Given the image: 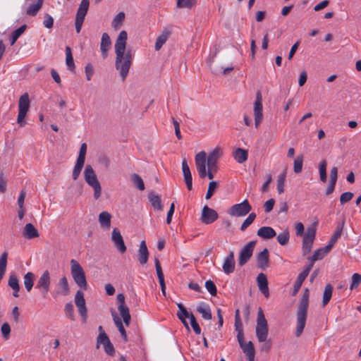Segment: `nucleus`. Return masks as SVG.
<instances>
[{"label":"nucleus","mask_w":361,"mask_h":361,"mask_svg":"<svg viewBox=\"0 0 361 361\" xmlns=\"http://www.w3.org/2000/svg\"><path fill=\"white\" fill-rule=\"evenodd\" d=\"M127 39V32L122 30L120 32L114 45L116 53L115 67L119 71L123 81H125L128 76L133 59L131 50L128 49L126 51Z\"/></svg>","instance_id":"f257e3e1"},{"label":"nucleus","mask_w":361,"mask_h":361,"mask_svg":"<svg viewBox=\"0 0 361 361\" xmlns=\"http://www.w3.org/2000/svg\"><path fill=\"white\" fill-rule=\"evenodd\" d=\"M268 333L267 321L262 309L259 307L257 317L256 336L259 343H264L261 346V350L266 353L269 352L271 348V342L267 341Z\"/></svg>","instance_id":"f03ea898"},{"label":"nucleus","mask_w":361,"mask_h":361,"mask_svg":"<svg viewBox=\"0 0 361 361\" xmlns=\"http://www.w3.org/2000/svg\"><path fill=\"white\" fill-rule=\"evenodd\" d=\"M309 307V290L305 289L302 298L300 300L298 307L297 310V325L295 331V336L300 337L306 324L307 309Z\"/></svg>","instance_id":"7ed1b4c3"},{"label":"nucleus","mask_w":361,"mask_h":361,"mask_svg":"<svg viewBox=\"0 0 361 361\" xmlns=\"http://www.w3.org/2000/svg\"><path fill=\"white\" fill-rule=\"evenodd\" d=\"M83 173L85 180L94 190V198L98 200L102 195V187L92 166L86 165Z\"/></svg>","instance_id":"20e7f679"},{"label":"nucleus","mask_w":361,"mask_h":361,"mask_svg":"<svg viewBox=\"0 0 361 361\" xmlns=\"http://www.w3.org/2000/svg\"><path fill=\"white\" fill-rule=\"evenodd\" d=\"M71 274L78 286L87 290V283L85 273L79 262L73 259L71 260Z\"/></svg>","instance_id":"39448f33"},{"label":"nucleus","mask_w":361,"mask_h":361,"mask_svg":"<svg viewBox=\"0 0 361 361\" xmlns=\"http://www.w3.org/2000/svg\"><path fill=\"white\" fill-rule=\"evenodd\" d=\"M30 108V99L27 92L24 93L20 96L18 102V114L17 118V123L20 127L25 126L26 122L24 121L26 114Z\"/></svg>","instance_id":"423d86ee"},{"label":"nucleus","mask_w":361,"mask_h":361,"mask_svg":"<svg viewBox=\"0 0 361 361\" xmlns=\"http://www.w3.org/2000/svg\"><path fill=\"white\" fill-rule=\"evenodd\" d=\"M89 6L90 0H82L79 5L75 19V30L77 33H79L81 30Z\"/></svg>","instance_id":"0eeeda50"},{"label":"nucleus","mask_w":361,"mask_h":361,"mask_svg":"<svg viewBox=\"0 0 361 361\" xmlns=\"http://www.w3.org/2000/svg\"><path fill=\"white\" fill-rule=\"evenodd\" d=\"M252 209V207L246 199L241 203L233 204L228 210L231 216L239 217L247 215Z\"/></svg>","instance_id":"6e6552de"},{"label":"nucleus","mask_w":361,"mask_h":361,"mask_svg":"<svg viewBox=\"0 0 361 361\" xmlns=\"http://www.w3.org/2000/svg\"><path fill=\"white\" fill-rule=\"evenodd\" d=\"M316 235V228L314 226L308 227L304 235L302 240V254L306 255L311 252L314 240Z\"/></svg>","instance_id":"1a4fd4ad"},{"label":"nucleus","mask_w":361,"mask_h":361,"mask_svg":"<svg viewBox=\"0 0 361 361\" xmlns=\"http://www.w3.org/2000/svg\"><path fill=\"white\" fill-rule=\"evenodd\" d=\"M51 277L48 270H45L39 278L36 288H37L44 297H46L50 290Z\"/></svg>","instance_id":"9d476101"},{"label":"nucleus","mask_w":361,"mask_h":361,"mask_svg":"<svg viewBox=\"0 0 361 361\" xmlns=\"http://www.w3.org/2000/svg\"><path fill=\"white\" fill-rule=\"evenodd\" d=\"M255 244V240L250 241L240 250L238 257V264L240 266L242 267L245 265L250 259L252 255Z\"/></svg>","instance_id":"9b49d317"},{"label":"nucleus","mask_w":361,"mask_h":361,"mask_svg":"<svg viewBox=\"0 0 361 361\" xmlns=\"http://www.w3.org/2000/svg\"><path fill=\"white\" fill-rule=\"evenodd\" d=\"M100 345H103L104 350L106 354L109 355H114V347L111 343L110 339L106 334H101L98 335L97 338V348H99Z\"/></svg>","instance_id":"f8f14e48"},{"label":"nucleus","mask_w":361,"mask_h":361,"mask_svg":"<svg viewBox=\"0 0 361 361\" xmlns=\"http://www.w3.org/2000/svg\"><path fill=\"white\" fill-rule=\"evenodd\" d=\"M219 217L218 213L207 205L204 206L202 210L200 220L204 224L214 222Z\"/></svg>","instance_id":"ddd939ff"},{"label":"nucleus","mask_w":361,"mask_h":361,"mask_svg":"<svg viewBox=\"0 0 361 361\" xmlns=\"http://www.w3.org/2000/svg\"><path fill=\"white\" fill-rule=\"evenodd\" d=\"M262 95L259 91L257 92L256 94V99L254 104V115H255V123L256 128H258L259 125L260 124L262 118H263V114H262Z\"/></svg>","instance_id":"4468645a"},{"label":"nucleus","mask_w":361,"mask_h":361,"mask_svg":"<svg viewBox=\"0 0 361 361\" xmlns=\"http://www.w3.org/2000/svg\"><path fill=\"white\" fill-rule=\"evenodd\" d=\"M75 303L78 309V312L84 321H86L87 310L85 305V300L84 293L82 290H78L75 295Z\"/></svg>","instance_id":"2eb2a0df"},{"label":"nucleus","mask_w":361,"mask_h":361,"mask_svg":"<svg viewBox=\"0 0 361 361\" xmlns=\"http://www.w3.org/2000/svg\"><path fill=\"white\" fill-rule=\"evenodd\" d=\"M206 153L200 152L195 156V165L201 178L206 177Z\"/></svg>","instance_id":"dca6fc26"},{"label":"nucleus","mask_w":361,"mask_h":361,"mask_svg":"<svg viewBox=\"0 0 361 361\" xmlns=\"http://www.w3.org/2000/svg\"><path fill=\"white\" fill-rule=\"evenodd\" d=\"M111 240L121 253H124L126 251V246L118 228H114L113 229L111 233Z\"/></svg>","instance_id":"f3484780"},{"label":"nucleus","mask_w":361,"mask_h":361,"mask_svg":"<svg viewBox=\"0 0 361 361\" xmlns=\"http://www.w3.org/2000/svg\"><path fill=\"white\" fill-rule=\"evenodd\" d=\"M222 154V151L219 148H215L209 154L207 159L208 169H214V172L217 171V161Z\"/></svg>","instance_id":"a211bd4d"},{"label":"nucleus","mask_w":361,"mask_h":361,"mask_svg":"<svg viewBox=\"0 0 361 361\" xmlns=\"http://www.w3.org/2000/svg\"><path fill=\"white\" fill-rule=\"evenodd\" d=\"M239 345L243 353L246 355L248 361H254L255 350L252 342L249 341L247 343H245L244 338L241 343H239Z\"/></svg>","instance_id":"6ab92c4d"},{"label":"nucleus","mask_w":361,"mask_h":361,"mask_svg":"<svg viewBox=\"0 0 361 361\" xmlns=\"http://www.w3.org/2000/svg\"><path fill=\"white\" fill-rule=\"evenodd\" d=\"M257 262L258 268L264 270L269 267V251L264 248L257 255Z\"/></svg>","instance_id":"aec40b11"},{"label":"nucleus","mask_w":361,"mask_h":361,"mask_svg":"<svg viewBox=\"0 0 361 361\" xmlns=\"http://www.w3.org/2000/svg\"><path fill=\"white\" fill-rule=\"evenodd\" d=\"M148 258L149 251L146 243L145 240H142L138 249L137 260L140 264L144 265L147 263Z\"/></svg>","instance_id":"412c9836"},{"label":"nucleus","mask_w":361,"mask_h":361,"mask_svg":"<svg viewBox=\"0 0 361 361\" xmlns=\"http://www.w3.org/2000/svg\"><path fill=\"white\" fill-rule=\"evenodd\" d=\"M257 282L261 293L266 297L269 298V291L268 288V281L266 275L263 273L258 274L257 277Z\"/></svg>","instance_id":"4be33fe9"},{"label":"nucleus","mask_w":361,"mask_h":361,"mask_svg":"<svg viewBox=\"0 0 361 361\" xmlns=\"http://www.w3.org/2000/svg\"><path fill=\"white\" fill-rule=\"evenodd\" d=\"M182 171L187 188L189 190H191L192 188V178L189 166L185 159H183L182 161Z\"/></svg>","instance_id":"5701e85b"},{"label":"nucleus","mask_w":361,"mask_h":361,"mask_svg":"<svg viewBox=\"0 0 361 361\" xmlns=\"http://www.w3.org/2000/svg\"><path fill=\"white\" fill-rule=\"evenodd\" d=\"M111 45V42L109 35L104 32L102 35L100 49L102 57L106 59L108 56V51Z\"/></svg>","instance_id":"b1692460"},{"label":"nucleus","mask_w":361,"mask_h":361,"mask_svg":"<svg viewBox=\"0 0 361 361\" xmlns=\"http://www.w3.org/2000/svg\"><path fill=\"white\" fill-rule=\"evenodd\" d=\"M223 270L226 274H230L234 271L235 269V259L234 254L231 252L230 254L225 258L223 264Z\"/></svg>","instance_id":"393cba45"},{"label":"nucleus","mask_w":361,"mask_h":361,"mask_svg":"<svg viewBox=\"0 0 361 361\" xmlns=\"http://www.w3.org/2000/svg\"><path fill=\"white\" fill-rule=\"evenodd\" d=\"M57 295H68L70 293L69 286L67 278L63 276L61 277L56 286Z\"/></svg>","instance_id":"a878e982"},{"label":"nucleus","mask_w":361,"mask_h":361,"mask_svg":"<svg viewBox=\"0 0 361 361\" xmlns=\"http://www.w3.org/2000/svg\"><path fill=\"white\" fill-rule=\"evenodd\" d=\"M257 235L264 239H271L276 236V233L271 226H262L258 229Z\"/></svg>","instance_id":"bb28decb"},{"label":"nucleus","mask_w":361,"mask_h":361,"mask_svg":"<svg viewBox=\"0 0 361 361\" xmlns=\"http://www.w3.org/2000/svg\"><path fill=\"white\" fill-rule=\"evenodd\" d=\"M197 311L202 314L203 319L210 320L212 318L209 305L204 302H200L197 306Z\"/></svg>","instance_id":"cd10ccee"},{"label":"nucleus","mask_w":361,"mask_h":361,"mask_svg":"<svg viewBox=\"0 0 361 361\" xmlns=\"http://www.w3.org/2000/svg\"><path fill=\"white\" fill-rule=\"evenodd\" d=\"M23 234L27 239H32L38 237L39 235L37 230L31 223H28L25 226Z\"/></svg>","instance_id":"c85d7f7f"},{"label":"nucleus","mask_w":361,"mask_h":361,"mask_svg":"<svg viewBox=\"0 0 361 361\" xmlns=\"http://www.w3.org/2000/svg\"><path fill=\"white\" fill-rule=\"evenodd\" d=\"M154 263H155L156 271H157V274L159 282V284L161 286V291L164 294H165L164 277V274H163L162 269L161 267V264H160L158 258L154 259Z\"/></svg>","instance_id":"c756f323"},{"label":"nucleus","mask_w":361,"mask_h":361,"mask_svg":"<svg viewBox=\"0 0 361 361\" xmlns=\"http://www.w3.org/2000/svg\"><path fill=\"white\" fill-rule=\"evenodd\" d=\"M329 252V246H324L316 250L312 256L308 257V259L312 261V262H315L317 260L323 259Z\"/></svg>","instance_id":"7c9ffc66"},{"label":"nucleus","mask_w":361,"mask_h":361,"mask_svg":"<svg viewBox=\"0 0 361 361\" xmlns=\"http://www.w3.org/2000/svg\"><path fill=\"white\" fill-rule=\"evenodd\" d=\"M148 200L150 202L152 206L157 209H162V204L160 197L155 193L154 191H151L148 194Z\"/></svg>","instance_id":"2f4dec72"},{"label":"nucleus","mask_w":361,"mask_h":361,"mask_svg":"<svg viewBox=\"0 0 361 361\" xmlns=\"http://www.w3.org/2000/svg\"><path fill=\"white\" fill-rule=\"evenodd\" d=\"M344 226V221H342L341 223H339L337 225L336 231L334 232V235L331 236L329 243L326 246H329V250H331L335 243L337 241V240L341 237L343 228Z\"/></svg>","instance_id":"473e14b6"},{"label":"nucleus","mask_w":361,"mask_h":361,"mask_svg":"<svg viewBox=\"0 0 361 361\" xmlns=\"http://www.w3.org/2000/svg\"><path fill=\"white\" fill-rule=\"evenodd\" d=\"M233 157L239 164H243L247 161L248 157V152L247 150L242 148H237L233 152Z\"/></svg>","instance_id":"72a5a7b5"},{"label":"nucleus","mask_w":361,"mask_h":361,"mask_svg":"<svg viewBox=\"0 0 361 361\" xmlns=\"http://www.w3.org/2000/svg\"><path fill=\"white\" fill-rule=\"evenodd\" d=\"M44 0H37L31 4L26 10V14L30 16H35L43 5Z\"/></svg>","instance_id":"f704fd0d"},{"label":"nucleus","mask_w":361,"mask_h":361,"mask_svg":"<svg viewBox=\"0 0 361 361\" xmlns=\"http://www.w3.org/2000/svg\"><path fill=\"white\" fill-rule=\"evenodd\" d=\"M35 279V276L32 272L29 271L24 275L23 283L25 288L27 292H30V290H32L34 285Z\"/></svg>","instance_id":"c9c22d12"},{"label":"nucleus","mask_w":361,"mask_h":361,"mask_svg":"<svg viewBox=\"0 0 361 361\" xmlns=\"http://www.w3.org/2000/svg\"><path fill=\"white\" fill-rule=\"evenodd\" d=\"M112 316H113L114 322L116 327L118 328L119 332L121 333V336L123 337V340L126 342L128 341V337H127L126 331L124 329L122 321L121 320V319L119 317H118V316L116 315V314L115 312H112Z\"/></svg>","instance_id":"e433bc0d"},{"label":"nucleus","mask_w":361,"mask_h":361,"mask_svg":"<svg viewBox=\"0 0 361 361\" xmlns=\"http://www.w3.org/2000/svg\"><path fill=\"white\" fill-rule=\"evenodd\" d=\"M171 32L168 30H164L162 33L157 38L155 43V50H159L161 47L166 43L167 41Z\"/></svg>","instance_id":"4c0bfd02"},{"label":"nucleus","mask_w":361,"mask_h":361,"mask_svg":"<svg viewBox=\"0 0 361 361\" xmlns=\"http://www.w3.org/2000/svg\"><path fill=\"white\" fill-rule=\"evenodd\" d=\"M111 214L108 212H102L99 215L101 226L109 228L111 226Z\"/></svg>","instance_id":"58836bf2"},{"label":"nucleus","mask_w":361,"mask_h":361,"mask_svg":"<svg viewBox=\"0 0 361 361\" xmlns=\"http://www.w3.org/2000/svg\"><path fill=\"white\" fill-rule=\"evenodd\" d=\"M332 292H333V286L331 284H327L324 290L323 293V299H322V305L323 307L326 306L329 300H331V298L332 296Z\"/></svg>","instance_id":"ea45409f"},{"label":"nucleus","mask_w":361,"mask_h":361,"mask_svg":"<svg viewBox=\"0 0 361 361\" xmlns=\"http://www.w3.org/2000/svg\"><path fill=\"white\" fill-rule=\"evenodd\" d=\"M66 62L68 69L71 71H74L75 68V63L73 61V58L71 52V49L69 47H66Z\"/></svg>","instance_id":"a19ab883"},{"label":"nucleus","mask_w":361,"mask_h":361,"mask_svg":"<svg viewBox=\"0 0 361 361\" xmlns=\"http://www.w3.org/2000/svg\"><path fill=\"white\" fill-rule=\"evenodd\" d=\"M277 241L281 245H286L288 243L290 239V234L288 229H285L283 232L277 235Z\"/></svg>","instance_id":"79ce46f5"},{"label":"nucleus","mask_w":361,"mask_h":361,"mask_svg":"<svg viewBox=\"0 0 361 361\" xmlns=\"http://www.w3.org/2000/svg\"><path fill=\"white\" fill-rule=\"evenodd\" d=\"M26 27V25H23L12 32L11 37V45H13L15 44L19 37L25 32Z\"/></svg>","instance_id":"37998d69"},{"label":"nucleus","mask_w":361,"mask_h":361,"mask_svg":"<svg viewBox=\"0 0 361 361\" xmlns=\"http://www.w3.org/2000/svg\"><path fill=\"white\" fill-rule=\"evenodd\" d=\"M235 329L238 332L237 339L238 343H241L243 339H244V332H243V326L240 320H235Z\"/></svg>","instance_id":"c03bdc74"},{"label":"nucleus","mask_w":361,"mask_h":361,"mask_svg":"<svg viewBox=\"0 0 361 361\" xmlns=\"http://www.w3.org/2000/svg\"><path fill=\"white\" fill-rule=\"evenodd\" d=\"M125 19V13L123 12L118 13L113 19L112 26L117 30L121 27Z\"/></svg>","instance_id":"a18cd8bd"},{"label":"nucleus","mask_w":361,"mask_h":361,"mask_svg":"<svg viewBox=\"0 0 361 361\" xmlns=\"http://www.w3.org/2000/svg\"><path fill=\"white\" fill-rule=\"evenodd\" d=\"M131 180L133 182L134 185L140 190H145V183H144V181H143V180H142V178H141L140 176H139L137 173H133V174L131 175Z\"/></svg>","instance_id":"49530a36"},{"label":"nucleus","mask_w":361,"mask_h":361,"mask_svg":"<svg viewBox=\"0 0 361 361\" xmlns=\"http://www.w3.org/2000/svg\"><path fill=\"white\" fill-rule=\"evenodd\" d=\"M177 306L178 307L177 316L180 320H183V318H190L191 313H189L181 303H178Z\"/></svg>","instance_id":"de8ad7c7"},{"label":"nucleus","mask_w":361,"mask_h":361,"mask_svg":"<svg viewBox=\"0 0 361 361\" xmlns=\"http://www.w3.org/2000/svg\"><path fill=\"white\" fill-rule=\"evenodd\" d=\"M306 278H307V276H305L302 274H301V273L299 274V275L298 276V278L294 283V286H293V295H295L298 293V290L301 288V286Z\"/></svg>","instance_id":"09e8293b"},{"label":"nucleus","mask_w":361,"mask_h":361,"mask_svg":"<svg viewBox=\"0 0 361 361\" xmlns=\"http://www.w3.org/2000/svg\"><path fill=\"white\" fill-rule=\"evenodd\" d=\"M85 162H82L81 161L77 160L75 165L74 166L72 176L73 180H77L80 174V172L84 166Z\"/></svg>","instance_id":"8fccbe9b"},{"label":"nucleus","mask_w":361,"mask_h":361,"mask_svg":"<svg viewBox=\"0 0 361 361\" xmlns=\"http://www.w3.org/2000/svg\"><path fill=\"white\" fill-rule=\"evenodd\" d=\"M286 172L282 173L279 175L277 180V190L279 194L284 192V186L286 181Z\"/></svg>","instance_id":"3c124183"},{"label":"nucleus","mask_w":361,"mask_h":361,"mask_svg":"<svg viewBox=\"0 0 361 361\" xmlns=\"http://www.w3.org/2000/svg\"><path fill=\"white\" fill-rule=\"evenodd\" d=\"M303 155L298 156L294 160L293 171L295 173H300L302 169Z\"/></svg>","instance_id":"603ef678"},{"label":"nucleus","mask_w":361,"mask_h":361,"mask_svg":"<svg viewBox=\"0 0 361 361\" xmlns=\"http://www.w3.org/2000/svg\"><path fill=\"white\" fill-rule=\"evenodd\" d=\"M320 180L323 183L326 182V161L323 160L320 162L319 166Z\"/></svg>","instance_id":"864d4df0"},{"label":"nucleus","mask_w":361,"mask_h":361,"mask_svg":"<svg viewBox=\"0 0 361 361\" xmlns=\"http://www.w3.org/2000/svg\"><path fill=\"white\" fill-rule=\"evenodd\" d=\"M256 218V214L254 212L250 213L248 216L245 219L240 226V231H244L248 226H250Z\"/></svg>","instance_id":"5fc2aeb1"},{"label":"nucleus","mask_w":361,"mask_h":361,"mask_svg":"<svg viewBox=\"0 0 361 361\" xmlns=\"http://www.w3.org/2000/svg\"><path fill=\"white\" fill-rule=\"evenodd\" d=\"M176 5L178 8H190L195 5V0H176Z\"/></svg>","instance_id":"6e6d98bb"},{"label":"nucleus","mask_w":361,"mask_h":361,"mask_svg":"<svg viewBox=\"0 0 361 361\" xmlns=\"http://www.w3.org/2000/svg\"><path fill=\"white\" fill-rule=\"evenodd\" d=\"M217 187L218 183L216 181L212 180L209 183L207 192L205 196L207 200H209L212 197Z\"/></svg>","instance_id":"4d7b16f0"},{"label":"nucleus","mask_w":361,"mask_h":361,"mask_svg":"<svg viewBox=\"0 0 361 361\" xmlns=\"http://www.w3.org/2000/svg\"><path fill=\"white\" fill-rule=\"evenodd\" d=\"M8 285L13 289H20L18 279L15 274H11L9 276Z\"/></svg>","instance_id":"13d9d810"},{"label":"nucleus","mask_w":361,"mask_h":361,"mask_svg":"<svg viewBox=\"0 0 361 361\" xmlns=\"http://www.w3.org/2000/svg\"><path fill=\"white\" fill-rule=\"evenodd\" d=\"M205 288H207L208 292L212 296H216V293H217L216 287V285L214 284V283L212 281H211V280L207 281L205 282Z\"/></svg>","instance_id":"bf43d9fd"},{"label":"nucleus","mask_w":361,"mask_h":361,"mask_svg":"<svg viewBox=\"0 0 361 361\" xmlns=\"http://www.w3.org/2000/svg\"><path fill=\"white\" fill-rule=\"evenodd\" d=\"M64 311L67 317L71 320L75 319L73 305L71 302H68L65 305Z\"/></svg>","instance_id":"052dcab7"},{"label":"nucleus","mask_w":361,"mask_h":361,"mask_svg":"<svg viewBox=\"0 0 361 361\" xmlns=\"http://www.w3.org/2000/svg\"><path fill=\"white\" fill-rule=\"evenodd\" d=\"M360 283H361V275L359 274H357V273L354 274L352 276V281H351L350 288L351 290L356 288L360 285Z\"/></svg>","instance_id":"680f3d73"},{"label":"nucleus","mask_w":361,"mask_h":361,"mask_svg":"<svg viewBox=\"0 0 361 361\" xmlns=\"http://www.w3.org/2000/svg\"><path fill=\"white\" fill-rule=\"evenodd\" d=\"M190 320L191 326H192L193 331H195V333L196 334H200L201 329H200L198 323L197 322L195 316L192 314H190Z\"/></svg>","instance_id":"e2e57ef3"},{"label":"nucleus","mask_w":361,"mask_h":361,"mask_svg":"<svg viewBox=\"0 0 361 361\" xmlns=\"http://www.w3.org/2000/svg\"><path fill=\"white\" fill-rule=\"evenodd\" d=\"M353 196H354V195L351 192H345L342 193L340 197L341 204H344L348 202L349 201H350L353 199Z\"/></svg>","instance_id":"0e129e2a"},{"label":"nucleus","mask_w":361,"mask_h":361,"mask_svg":"<svg viewBox=\"0 0 361 361\" xmlns=\"http://www.w3.org/2000/svg\"><path fill=\"white\" fill-rule=\"evenodd\" d=\"M86 152H87V145L85 143H82L80 146L79 154H78L77 160L85 162Z\"/></svg>","instance_id":"69168bd1"},{"label":"nucleus","mask_w":361,"mask_h":361,"mask_svg":"<svg viewBox=\"0 0 361 361\" xmlns=\"http://www.w3.org/2000/svg\"><path fill=\"white\" fill-rule=\"evenodd\" d=\"M1 331L2 333V336L5 339H8L11 333V326L8 323H4L2 324Z\"/></svg>","instance_id":"338daca9"},{"label":"nucleus","mask_w":361,"mask_h":361,"mask_svg":"<svg viewBox=\"0 0 361 361\" xmlns=\"http://www.w3.org/2000/svg\"><path fill=\"white\" fill-rule=\"evenodd\" d=\"M43 25L47 28H51L54 25V19L48 13H45L44 20L43 21Z\"/></svg>","instance_id":"774afa93"}]
</instances>
